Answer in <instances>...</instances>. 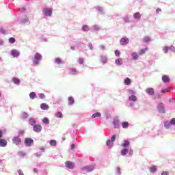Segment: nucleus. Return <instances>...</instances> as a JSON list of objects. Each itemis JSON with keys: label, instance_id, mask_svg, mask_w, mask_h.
Listing matches in <instances>:
<instances>
[{"label": "nucleus", "instance_id": "nucleus-1", "mask_svg": "<svg viewBox=\"0 0 175 175\" xmlns=\"http://www.w3.org/2000/svg\"><path fill=\"white\" fill-rule=\"evenodd\" d=\"M127 93H128V102L129 103V106L131 107H133V106H135V103L137 102V96H136L137 93L136 92V90L128 89Z\"/></svg>", "mask_w": 175, "mask_h": 175}, {"label": "nucleus", "instance_id": "nucleus-2", "mask_svg": "<svg viewBox=\"0 0 175 175\" xmlns=\"http://www.w3.org/2000/svg\"><path fill=\"white\" fill-rule=\"evenodd\" d=\"M42 54L39 53H36L34 55V57H33L32 62L35 66H38L39 64H40V62L42 61Z\"/></svg>", "mask_w": 175, "mask_h": 175}, {"label": "nucleus", "instance_id": "nucleus-3", "mask_svg": "<svg viewBox=\"0 0 175 175\" xmlns=\"http://www.w3.org/2000/svg\"><path fill=\"white\" fill-rule=\"evenodd\" d=\"M42 13L46 17H51L53 16V8H45L42 10Z\"/></svg>", "mask_w": 175, "mask_h": 175}, {"label": "nucleus", "instance_id": "nucleus-4", "mask_svg": "<svg viewBox=\"0 0 175 175\" xmlns=\"http://www.w3.org/2000/svg\"><path fill=\"white\" fill-rule=\"evenodd\" d=\"M117 137V135H112V137H111V140L108 139L106 142V146H107L109 147V148H111L113 147V144L114 143V142L116 141V138Z\"/></svg>", "mask_w": 175, "mask_h": 175}, {"label": "nucleus", "instance_id": "nucleus-5", "mask_svg": "<svg viewBox=\"0 0 175 175\" xmlns=\"http://www.w3.org/2000/svg\"><path fill=\"white\" fill-rule=\"evenodd\" d=\"M95 167V165H87L81 167L82 172H92Z\"/></svg>", "mask_w": 175, "mask_h": 175}, {"label": "nucleus", "instance_id": "nucleus-6", "mask_svg": "<svg viewBox=\"0 0 175 175\" xmlns=\"http://www.w3.org/2000/svg\"><path fill=\"white\" fill-rule=\"evenodd\" d=\"M157 110L159 113L163 114V113H165V105L161 103H159L157 105Z\"/></svg>", "mask_w": 175, "mask_h": 175}, {"label": "nucleus", "instance_id": "nucleus-7", "mask_svg": "<svg viewBox=\"0 0 175 175\" xmlns=\"http://www.w3.org/2000/svg\"><path fill=\"white\" fill-rule=\"evenodd\" d=\"M112 124L115 129H118V128H120V119H118V118H114L113 120Z\"/></svg>", "mask_w": 175, "mask_h": 175}, {"label": "nucleus", "instance_id": "nucleus-8", "mask_svg": "<svg viewBox=\"0 0 175 175\" xmlns=\"http://www.w3.org/2000/svg\"><path fill=\"white\" fill-rule=\"evenodd\" d=\"M129 43V39L126 37L122 38L120 40V44L121 46H126Z\"/></svg>", "mask_w": 175, "mask_h": 175}, {"label": "nucleus", "instance_id": "nucleus-9", "mask_svg": "<svg viewBox=\"0 0 175 175\" xmlns=\"http://www.w3.org/2000/svg\"><path fill=\"white\" fill-rule=\"evenodd\" d=\"M25 144L26 147H31V146L33 144V139H32L31 138H26L25 139Z\"/></svg>", "mask_w": 175, "mask_h": 175}, {"label": "nucleus", "instance_id": "nucleus-10", "mask_svg": "<svg viewBox=\"0 0 175 175\" xmlns=\"http://www.w3.org/2000/svg\"><path fill=\"white\" fill-rule=\"evenodd\" d=\"M33 130L34 132H36L37 133H40V132H42V125L40 124H36L33 126Z\"/></svg>", "mask_w": 175, "mask_h": 175}, {"label": "nucleus", "instance_id": "nucleus-11", "mask_svg": "<svg viewBox=\"0 0 175 175\" xmlns=\"http://www.w3.org/2000/svg\"><path fill=\"white\" fill-rule=\"evenodd\" d=\"M12 142L14 144H16V146H19V144H21V139H20L19 137H14L12 138Z\"/></svg>", "mask_w": 175, "mask_h": 175}, {"label": "nucleus", "instance_id": "nucleus-12", "mask_svg": "<svg viewBox=\"0 0 175 175\" xmlns=\"http://www.w3.org/2000/svg\"><path fill=\"white\" fill-rule=\"evenodd\" d=\"M11 55L14 58L20 57V52L17 49H13L11 51Z\"/></svg>", "mask_w": 175, "mask_h": 175}, {"label": "nucleus", "instance_id": "nucleus-13", "mask_svg": "<svg viewBox=\"0 0 175 175\" xmlns=\"http://www.w3.org/2000/svg\"><path fill=\"white\" fill-rule=\"evenodd\" d=\"M146 94H148V95H150V96H152L154 95V94H155V91L154 90V88H146Z\"/></svg>", "mask_w": 175, "mask_h": 175}, {"label": "nucleus", "instance_id": "nucleus-14", "mask_svg": "<svg viewBox=\"0 0 175 175\" xmlns=\"http://www.w3.org/2000/svg\"><path fill=\"white\" fill-rule=\"evenodd\" d=\"M68 75H72V76H77L79 75V71L76 68H70L68 71Z\"/></svg>", "mask_w": 175, "mask_h": 175}, {"label": "nucleus", "instance_id": "nucleus-15", "mask_svg": "<svg viewBox=\"0 0 175 175\" xmlns=\"http://www.w3.org/2000/svg\"><path fill=\"white\" fill-rule=\"evenodd\" d=\"M65 165L68 169H74L75 168V164L72 163V161H66L65 163Z\"/></svg>", "mask_w": 175, "mask_h": 175}, {"label": "nucleus", "instance_id": "nucleus-16", "mask_svg": "<svg viewBox=\"0 0 175 175\" xmlns=\"http://www.w3.org/2000/svg\"><path fill=\"white\" fill-rule=\"evenodd\" d=\"M130 145H131V142H129L128 139H124V143L121 144V146L123 148H128V147H129Z\"/></svg>", "mask_w": 175, "mask_h": 175}, {"label": "nucleus", "instance_id": "nucleus-17", "mask_svg": "<svg viewBox=\"0 0 175 175\" xmlns=\"http://www.w3.org/2000/svg\"><path fill=\"white\" fill-rule=\"evenodd\" d=\"M100 62L103 65H105V64H107V56L101 55L100 57Z\"/></svg>", "mask_w": 175, "mask_h": 175}, {"label": "nucleus", "instance_id": "nucleus-18", "mask_svg": "<svg viewBox=\"0 0 175 175\" xmlns=\"http://www.w3.org/2000/svg\"><path fill=\"white\" fill-rule=\"evenodd\" d=\"M8 146V141L5 139L0 138V147H6Z\"/></svg>", "mask_w": 175, "mask_h": 175}, {"label": "nucleus", "instance_id": "nucleus-19", "mask_svg": "<svg viewBox=\"0 0 175 175\" xmlns=\"http://www.w3.org/2000/svg\"><path fill=\"white\" fill-rule=\"evenodd\" d=\"M29 18L28 17L21 19L19 24H29Z\"/></svg>", "mask_w": 175, "mask_h": 175}, {"label": "nucleus", "instance_id": "nucleus-20", "mask_svg": "<svg viewBox=\"0 0 175 175\" xmlns=\"http://www.w3.org/2000/svg\"><path fill=\"white\" fill-rule=\"evenodd\" d=\"M115 64L117 65V66H121V65L124 64V61L121 58L116 59L115 60Z\"/></svg>", "mask_w": 175, "mask_h": 175}, {"label": "nucleus", "instance_id": "nucleus-21", "mask_svg": "<svg viewBox=\"0 0 175 175\" xmlns=\"http://www.w3.org/2000/svg\"><path fill=\"white\" fill-rule=\"evenodd\" d=\"M139 53L133 52L131 53V58L134 59V61H137V59H139Z\"/></svg>", "mask_w": 175, "mask_h": 175}, {"label": "nucleus", "instance_id": "nucleus-22", "mask_svg": "<svg viewBox=\"0 0 175 175\" xmlns=\"http://www.w3.org/2000/svg\"><path fill=\"white\" fill-rule=\"evenodd\" d=\"M95 9L99 14H105V10L103 9V7H96Z\"/></svg>", "mask_w": 175, "mask_h": 175}, {"label": "nucleus", "instance_id": "nucleus-23", "mask_svg": "<svg viewBox=\"0 0 175 175\" xmlns=\"http://www.w3.org/2000/svg\"><path fill=\"white\" fill-rule=\"evenodd\" d=\"M128 152H129V149L126 148H124L123 149H122L120 154L122 157H125V155H126Z\"/></svg>", "mask_w": 175, "mask_h": 175}, {"label": "nucleus", "instance_id": "nucleus-24", "mask_svg": "<svg viewBox=\"0 0 175 175\" xmlns=\"http://www.w3.org/2000/svg\"><path fill=\"white\" fill-rule=\"evenodd\" d=\"M162 81H163L164 83H169V81H170V78L168 75H163Z\"/></svg>", "mask_w": 175, "mask_h": 175}, {"label": "nucleus", "instance_id": "nucleus-25", "mask_svg": "<svg viewBox=\"0 0 175 175\" xmlns=\"http://www.w3.org/2000/svg\"><path fill=\"white\" fill-rule=\"evenodd\" d=\"M29 122L31 126H35V125H36V120L33 119V118H29Z\"/></svg>", "mask_w": 175, "mask_h": 175}, {"label": "nucleus", "instance_id": "nucleus-26", "mask_svg": "<svg viewBox=\"0 0 175 175\" xmlns=\"http://www.w3.org/2000/svg\"><path fill=\"white\" fill-rule=\"evenodd\" d=\"M133 17L135 20H140L142 18V14H140V12H136L133 14Z\"/></svg>", "mask_w": 175, "mask_h": 175}, {"label": "nucleus", "instance_id": "nucleus-27", "mask_svg": "<svg viewBox=\"0 0 175 175\" xmlns=\"http://www.w3.org/2000/svg\"><path fill=\"white\" fill-rule=\"evenodd\" d=\"M91 30V29H90V27H88V25H83V26H82V31H83V32H88V31H90Z\"/></svg>", "mask_w": 175, "mask_h": 175}, {"label": "nucleus", "instance_id": "nucleus-28", "mask_svg": "<svg viewBox=\"0 0 175 175\" xmlns=\"http://www.w3.org/2000/svg\"><path fill=\"white\" fill-rule=\"evenodd\" d=\"M148 50V48H144L142 49H140L138 52L139 55H143V54H146V51Z\"/></svg>", "mask_w": 175, "mask_h": 175}, {"label": "nucleus", "instance_id": "nucleus-29", "mask_svg": "<svg viewBox=\"0 0 175 175\" xmlns=\"http://www.w3.org/2000/svg\"><path fill=\"white\" fill-rule=\"evenodd\" d=\"M124 83L125 85H131L132 81L129 78H126L124 80Z\"/></svg>", "mask_w": 175, "mask_h": 175}, {"label": "nucleus", "instance_id": "nucleus-30", "mask_svg": "<svg viewBox=\"0 0 175 175\" xmlns=\"http://www.w3.org/2000/svg\"><path fill=\"white\" fill-rule=\"evenodd\" d=\"M40 108L42 110H49V105L46 103H42L40 105Z\"/></svg>", "mask_w": 175, "mask_h": 175}, {"label": "nucleus", "instance_id": "nucleus-31", "mask_svg": "<svg viewBox=\"0 0 175 175\" xmlns=\"http://www.w3.org/2000/svg\"><path fill=\"white\" fill-rule=\"evenodd\" d=\"M102 116V114L100 112H96L92 115V118H98Z\"/></svg>", "mask_w": 175, "mask_h": 175}, {"label": "nucleus", "instance_id": "nucleus-32", "mask_svg": "<svg viewBox=\"0 0 175 175\" xmlns=\"http://www.w3.org/2000/svg\"><path fill=\"white\" fill-rule=\"evenodd\" d=\"M12 81L14 84H20V83H21V81H20V79L17 77H14L12 79Z\"/></svg>", "mask_w": 175, "mask_h": 175}, {"label": "nucleus", "instance_id": "nucleus-33", "mask_svg": "<svg viewBox=\"0 0 175 175\" xmlns=\"http://www.w3.org/2000/svg\"><path fill=\"white\" fill-rule=\"evenodd\" d=\"M42 124H46V125H49V124H50V120H49V118H44L42 120Z\"/></svg>", "mask_w": 175, "mask_h": 175}, {"label": "nucleus", "instance_id": "nucleus-34", "mask_svg": "<svg viewBox=\"0 0 175 175\" xmlns=\"http://www.w3.org/2000/svg\"><path fill=\"white\" fill-rule=\"evenodd\" d=\"M164 126L165 128H166L167 129L170 128V126H172V124L170 123V121H166L164 122Z\"/></svg>", "mask_w": 175, "mask_h": 175}, {"label": "nucleus", "instance_id": "nucleus-35", "mask_svg": "<svg viewBox=\"0 0 175 175\" xmlns=\"http://www.w3.org/2000/svg\"><path fill=\"white\" fill-rule=\"evenodd\" d=\"M55 64H57V65H61V64H63L62 59H61V58L59 57L55 59Z\"/></svg>", "mask_w": 175, "mask_h": 175}, {"label": "nucleus", "instance_id": "nucleus-36", "mask_svg": "<svg viewBox=\"0 0 175 175\" xmlns=\"http://www.w3.org/2000/svg\"><path fill=\"white\" fill-rule=\"evenodd\" d=\"M75 104V99H73V97L70 96L68 97V105H74Z\"/></svg>", "mask_w": 175, "mask_h": 175}, {"label": "nucleus", "instance_id": "nucleus-37", "mask_svg": "<svg viewBox=\"0 0 175 175\" xmlns=\"http://www.w3.org/2000/svg\"><path fill=\"white\" fill-rule=\"evenodd\" d=\"M99 29H100V27L98 25H94L92 27V31H99Z\"/></svg>", "mask_w": 175, "mask_h": 175}, {"label": "nucleus", "instance_id": "nucleus-38", "mask_svg": "<svg viewBox=\"0 0 175 175\" xmlns=\"http://www.w3.org/2000/svg\"><path fill=\"white\" fill-rule=\"evenodd\" d=\"M29 98L30 99H35V98H36V93H35L34 92H31L30 94H29Z\"/></svg>", "mask_w": 175, "mask_h": 175}, {"label": "nucleus", "instance_id": "nucleus-39", "mask_svg": "<svg viewBox=\"0 0 175 175\" xmlns=\"http://www.w3.org/2000/svg\"><path fill=\"white\" fill-rule=\"evenodd\" d=\"M122 128H124V129H126V128H128V126H129V123L128 122H123L122 123Z\"/></svg>", "mask_w": 175, "mask_h": 175}, {"label": "nucleus", "instance_id": "nucleus-40", "mask_svg": "<svg viewBox=\"0 0 175 175\" xmlns=\"http://www.w3.org/2000/svg\"><path fill=\"white\" fill-rule=\"evenodd\" d=\"M49 144L51 146L55 147V146H57V141L55 139H52L49 142Z\"/></svg>", "mask_w": 175, "mask_h": 175}, {"label": "nucleus", "instance_id": "nucleus-41", "mask_svg": "<svg viewBox=\"0 0 175 175\" xmlns=\"http://www.w3.org/2000/svg\"><path fill=\"white\" fill-rule=\"evenodd\" d=\"M149 169H150V173H155V172H157V167L154 165L150 167Z\"/></svg>", "mask_w": 175, "mask_h": 175}, {"label": "nucleus", "instance_id": "nucleus-42", "mask_svg": "<svg viewBox=\"0 0 175 175\" xmlns=\"http://www.w3.org/2000/svg\"><path fill=\"white\" fill-rule=\"evenodd\" d=\"M8 42L11 44H13L14 43H16V38H13V37H11V38H9Z\"/></svg>", "mask_w": 175, "mask_h": 175}, {"label": "nucleus", "instance_id": "nucleus-43", "mask_svg": "<svg viewBox=\"0 0 175 175\" xmlns=\"http://www.w3.org/2000/svg\"><path fill=\"white\" fill-rule=\"evenodd\" d=\"M18 155L20 157V158H24L27 154L23 151L18 152Z\"/></svg>", "mask_w": 175, "mask_h": 175}, {"label": "nucleus", "instance_id": "nucleus-44", "mask_svg": "<svg viewBox=\"0 0 175 175\" xmlns=\"http://www.w3.org/2000/svg\"><path fill=\"white\" fill-rule=\"evenodd\" d=\"M55 117H57V118H62V117H63L62 112H61V111H57V112L55 113Z\"/></svg>", "mask_w": 175, "mask_h": 175}, {"label": "nucleus", "instance_id": "nucleus-45", "mask_svg": "<svg viewBox=\"0 0 175 175\" xmlns=\"http://www.w3.org/2000/svg\"><path fill=\"white\" fill-rule=\"evenodd\" d=\"M163 51L165 54H167V53H169V46H163Z\"/></svg>", "mask_w": 175, "mask_h": 175}, {"label": "nucleus", "instance_id": "nucleus-46", "mask_svg": "<svg viewBox=\"0 0 175 175\" xmlns=\"http://www.w3.org/2000/svg\"><path fill=\"white\" fill-rule=\"evenodd\" d=\"M172 89L170 88H167L165 89H163L161 90V92L162 94H165V92H170V91Z\"/></svg>", "mask_w": 175, "mask_h": 175}, {"label": "nucleus", "instance_id": "nucleus-47", "mask_svg": "<svg viewBox=\"0 0 175 175\" xmlns=\"http://www.w3.org/2000/svg\"><path fill=\"white\" fill-rule=\"evenodd\" d=\"M77 62L79 65H83V64H84V59L79 57L77 60Z\"/></svg>", "mask_w": 175, "mask_h": 175}, {"label": "nucleus", "instance_id": "nucleus-48", "mask_svg": "<svg viewBox=\"0 0 175 175\" xmlns=\"http://www.w3.org/2000/svg\"><path fill=\"white\" fill-rule=\"evenodd\" d=\"M116 175H120L121 174V168H120V167H118L116 168Z\"/></svg>", "mask_w": 175, "mask_h": 175}, {"label": "nucleus", "instance_id": "nucleus-49", "mask_svg": "<svg viewBox=\"0 0 175 175\" xmlns=\"http://www.w3.org/2000/svg\"><path fill=\"white\" fill-rule=\"evenodd\" d=\"M38 96H39L40 99H46V95H44V94H43V93H40L38 94Z\"/></svg>", "mask_w": 175, "mask_h": 175}, {"label": "nucleus", "instance_id": "nucleus-50", "mask_svg": "<svg viewBox=\"0 0 175 175\" xmlns=\"http://www.w3.org/2000/svg\"><path fill=\"white\" fill-rule=\"evenodd\" d=\"M1 33H3V35H8V31L5 30L3 28L0 29Z\"/></svg>", "mask_w": 175, "mask_h": 175}, {"label": "nucleus", "instance_id": "nucleus-51", "mask_svg": "<svg viewBox=\"0 0 175 175\" xmlns=\"http://www.w3.org/2000/svg\"><path fill=\"white\" fill-rule=\"evenodd\" d=\"M150 40L151 39L148 36L144 38V42H145L146 43H148V42H150Z\"/></svg>", "mask_w": 175, "mask_h": 175}, {"label": "nucleus", "instance_id": "nucleus-52", "mask_svg": "<svg viewBox=\"0 0 175 175\" xmlns=\"http://www.w3.org/2000/svg\"><path fill=\"white\" fill-rule=\"evenodd\" d=\"M28 117H29V115L26 112L22 113V118L25 119V118H27Z\"/></svg>", "mask_w": 175, "mask_h": 175}, {"label": "nucleus", "instance_id": "nucleus-53", "mask_svg": "<svg viewBox=\"0 0 175 175\" xmlns=\"http://www.w3.org/2000/svg\"><path fill=\"white\" fill-rule=\"evenodd\" d=\"M123 20L124 21V23H129V16H125L124 18H123Z\"/></svg>", "mask_w": 175, "mask_h": 175}, {"label": "nucleus", "instance_id": "nucleus-54", "mask_svg": "<svg viewBox=\"0 0 175 175\" xmlns=\"http://www.w3.org/2000/svg\"><path fill=\"white\" fill-rule=\"evenodd\" d=\"M115 55H116V57H120V55H121V52H120V51H118V50H116Z\"/></svg>", "mask_w": 175, "mask_h": 175}, {"label": "nucleus", "instance_id": "nucleus-55", "mask_svg": "<svg viewBox=\"0 0 175 175\" xmlns=\"http://www.w3.org/2000/svg\"><path fill=\"white\" fill-rule=\"evenodd\" d=\"M168 49L170 51H173L174 53L175 52V48L174 46L171 45L170 46H168Z\"/></svg>", "mask_w": 175, "mask_h": 175}, {"label": "nucleus", "instance_id": "nucleus-56", "mask_svg": "<svg viewBox=\"0 0 175 175\" xmlns=\"http://www.w3.org/2000/svg\"><path fill=\"white\" fill-rule=\"evenodd\" d=\"M129 155L130 157H132V155H133V148H130V149L129 150Z\"/></svg>", "mask_w": 175, "mask_h": 175}, {"label": "nucleus", "instance_id": "nucleus-57", "mask_svg": "<svg viewBox=\"0 0 175 175\" xmlns=\"http://www.w3.org/2000/svg\"><path fill=\"white\" fill-rule=\"evenodd\" d=\"M36 157L37 158H40L42 157V152H38L37 153H36Z\"/></svg>", "mask_w": 175, "mask_h": 175}, {"label": "nucleus", "instance_id": "nucleus-58", "mask_svg": "<svg viewBox=\"0 0 175 175\" xmlns=\"http://www.w3.org/2000/svg\"><path fill=\"white\" fill-rule=\"evenodd\" d=\"M88 47L90 50H94V45H92V43L90 42L88 44Z\"/></svg>", "mask_w": 175, "mask_h": 175}, {"label": "nucleus", "instance_id": "nucleus-59", "mask_svg": "<svg viewBox=\"0 0 175 175\" xmlns=\"http://www.w3.org/2000/svg\"><path fill=\"white\" fill-rule=\"evenodd\" d=\"M100 50H106V46L105 45H99Z\"/></svg>", "mask_w": 175, "mask_h": 175}, {"label": "nucleus", "instance_id": "nucleus-60", "mask_svg": "<svg viewBox=\"0 0 175 175\" xmlns=\"http://www.w3.org/2000/svg\"><path fill=\"white\" fill-rule=\"evenodd\" d=\"M170 122L171 123V125H175V118L172 119Z\"/></svg>", "mask_w": 175, "mask_h": 175}, {"label": "nucleus", "instance_id": "nucleus-61", "mask_svg": "<svg viewBox=\"0 0 175 175\" xmlns=\"http://www.w3.org/2000/svg\"><path fill=\"white\" fill-rule=\"evenodd\" d=\"M25 10H26L25 8H19V11L21 13H24V12H25Z\"/></svg>", "mask_w": 175, "mask_h": 175}, {"label": "nucleus", "instance_id": "nucleus-62", "mask_svg": "<svg viewBox=\"0 0 175 175\" xmlns=\"http://www.w3.org/2000/svg\"><path fill=\"white\" fill-rule=\"evenodd\" d=\"M161 175H169V172H166V171H163L162 173H161Z\"/></svg>", "mask_w": 175, "mask_h": 175}, {"label": "nucleus", "instance_id": "nucleus-63", "mask_svg": "<svg viewBox=\"0 0 175 175\" xmlns=\"http://www.w3.org/2000/svg\"><path fill=\"white\" fill-rule=\"evenodd\" d=\"M161 12V10L160 9V8H157V10H156V14H159V12Z\"/></svg>", "mask_w": 175, "mask_h": 175}, {"label": "nucleus", "instance_id": "nucleus-64", "mask_svg": "<svg viewBox=\"0 0 175 175\" xmlns=\"http://www.w3.org/2000/svg\"><path fill=\"white\" fill-rule=\"evenodd\" d=\"M18 173L19 175H24V173L23 172V171L21 170H19L18 171Z\"/></svg>", "mask_w": 175, "mask_h": 175}]
</instances>
